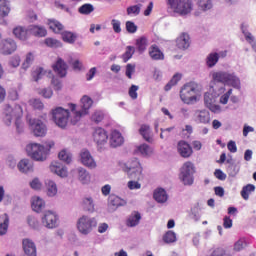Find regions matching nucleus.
I'll use <instances>...</instances> for the list:
<instances>
[{"label": "nucleus", "mask_w": 256, "mask_h": 256, "mask_svg": "<svg viewBox=\"0 0 256 256\" xmlns=\"http://www.w3.org/2000/svg\"><path fill=\"white\" fill-rule=\"evenodd\" d=\"M210 92L204 94V104L212 113H222L223 107L227 105L229 98L233 95V89H241V78L235 72L229 71H211L210 72ZM228 85L229 88L225 87ZM217 97H219V104H217Z\"/></svg>", "instance_id": "obj_1"}, {"label": "nucleus", "mask_w": 256, "mask_h": 256, "mask_svg": "<svg viewBox=\"0 0 256 256\" xmlns=\"http://www.w3.org/2000/svg\"><path fill=\"white\" fill-rule=\"evenodd\" d=\"M21 117H23V108L21 105H6L4 109L3 121L8 127L13 123V121H15L16 130L18 133H23L24 124L23 121H21Z\"/></svg>", "instance_id": "obj_2"}, {"label": "nucleus", "mask_w": 256, "mask_h": 256, "mask_svg": "<svg viewBox=\"0 0 256 256\" xmlns=\"http://www.w3.org/2000/svg\"><path fill=\"white\" fill-rule=\"evenodd\" d=\"M55 147V142L48 141L44 144L31 143L26 146V151L34 161H46L49 151Z\"/></svg>", "instance_id": "obj_3"}, {"label": "nucleus", "mask_w": 256, "mask_h": 256, "mask_svg": "<svg viewBox=\"0 0 256 256\" xmlns=\"http://www.w3.org/2000/svg\"><path fill=\"white\" fill-rule=\"evenodd\" d=\"M93 106V99L89 96H83L81 98L80 108H77L75 104H69V109L72 111L71 123L72 125H77L81 121V117L87 115L89 110Z\"/></svg>", "instance_id": "obj_4"}, {"label": "nucleus", "mask_w": 256, "mask_h": 256, "mask_svg": "<svg viewBox=\"0 0 256 256\" xmlns=\"http://www.w3.org/2000/svg\"><path fill=\"white\" fill-rule=\"evenodd\" d=\"M201 93V88L196 82H189L185 84L180 91V98L186 105H193L197 103V97Z\"/></svg>", "instance_id": "obj_5"}, {"label": "nucleus", "mask_w": 256, "mask_h": 256, "mask_svg": "<svg viewBox=\"0 0 256 256\" xmlns=\"http://www.w3.org/2000/svg\"><path fill=\"white\" fill-rule=\"evenodd\" d=\"M124 173L128 179H136L137 181L143 180V166L137 158H131L122 166Z\"/></svg>", "instance_id": "obj_6"}, {"label": "nucleus", "mask_w": 256, "mask_h": 256, "mask_svg": "<svg viewBox=\"0 0 256 256\" xmlns=\"http://www.w3.org/2000/svg\"><path fill=\"white\" fill-rule=\"evenodd\" d=\"M168 9L181 17H187L193 11V2L190 0H166Z\"/></svg>", "instance_id": "obj_7"}, {"label": "nucleus", "mask_w": 256, "mask_h": 256, "mask_svg": "<svg viewBox=\"0 0 256 256\" xmlns=\"http://www.w3.org/2000/svg\"><path fill=\"white\" fill-rule=\"evenodd\" d=\"M51 115L55 125L60 127V129H65L69 120L71 122V115H73V111L69 112V110L63 107H56L51 110Z\"/></svg>", "instance_id": "obj_8"}, {"label": "nucleus", "mask_w": 256, "mask_h": 256, "mask_svg": "<svg viewBox=\"0 0 256 256\" xmlns=\"http://www.w3.org/2000/svg\"><path fill=\"white\" fill-rule=\"evenodd\" d=\"M195 165L192 162H185L180 168L179 179L187 187L195 183Z\"/></svg>", "instance_id": "obj_9"}, {"label": "nucleus", "mask_w": 256, "mask_h": 256, "mask_svg": "<svg viewBox=\"0 0 256 256\" xmlns=\"http://www.w3.org/2000/svg\"><path fill=\"white\" fill-rule=\"evenodd\" d=\"M76 227L81 235H89L97 227V218L83 215L77 220Z\"/></svg>", "instance_id": "obj_10"}, {"label": "nucleus", "mask_w": 256, "mask_h": 256, "mask_svg": "<svg viewBox=\"0 0 256 256\" xmlns=\"http://www.w3.org/2000/svg\"><path fill=\"white\" fill-rule=\"evenodd\" d=\"M41 223L46 229H57L59 227V214L53 210H46L41 216Z\"/></svg>", "instance_id": "obj_11"}, {"label": "nucleus", "mask_w": 256, "mask_h": 256, "mask_svg": "<svg viewBox=\"0 0 256 256\" xmlns=\"http://www.w3.org/2000/svg\"><path fill=\"white\" fill-rule=\"evenodd\" d=\"M17 51V42L13 38H6L0 41L1 55H13Z\"/></svg>", "instance_id": "obj_12"}, {"label": "nucleus", "mask_w": 256, "mask_h": 256, "mask_svg": "<svg viewBox=\"0 0 256 256\" xmlns=\"http://www.w3.org/2000/svg\"><path fill=\"white\" fill-rule=\"evenodd\" d=\"M92 137L94 143H96L99 149H102L103 145H105L107 143V140L109 139L107 131H105V129L101 127L95 128L93 130Z\"/></svg>", "instance_id": "obj_13"}, {"label": "nucleus", "mask_w": 256, "mask_h": 256, "mask_svg": "<svg viewBox=\"0 0 256 256\" xmlns=\"http://www.w3.org/2000/svg\"><path fill=\"white\" fill-rule=\"evenodd\" d=\"M29 125L35 137H45L47 135V126L39 119H30Z\"/></svg>", "instance_id": "obj_14"}, {"label": "nucleus", "mask_w": 256, "mask_h": 256, "mask_svg": "<svg viewBox=\"0 0 256 256\" xmlns=\"http://www.w3.org/2000/svg\"><path fill=\"white\" fill-rule=\"evenodd\" d=\"M193 120L197 124L207 125L211 123V113H209V110L206 109L195 110L193 114Z\"/></svg>", "instance_id": "obj_15"}, {"label": "nucleus", "mask_w": 256, "mask_h": 256, "mask_svg": "<svg viewBox=\"0 0 256 256\" xmlns=\"http://www.w3.org/2000/svg\"><path fill=\"white\" fill-rule=\"evenodd\" d=\"M49 169L51 173L54 175H57L58 177H61V179H65V177H68L69 172L65 165L59 161H53L51 162Z\"/></svg>", "instance_id": "obj_16"}, {"label": "nucleus", "mask_w": 256, "mask_h": 256, "mask_svg": "<svg viewBox=\"0 0 256 256\" xmlns=\"http://www.w3.org/2000/svg\"><path fill=\"white\" fill-rule=\"evenodd\" d=\"M80 161L82 165H84V167H88V169L97 168V162L95 161V158H93L89 150L84 149L80 152Z\"/></svg>", "instance_id": "obj_17"}, {"label": "nucleus", "mask_w": 256, "mask_h": 256, "mask_svg": "<svg viewBox=\"0 0 256 256\" xmlns=\"http://www.w3.org/2000/svg\"><path fill=\"white\" fill-rule=\"evenodd\" d=\"M73 175L78 179L82 185H89L91 183V173L83 167H78L73 170Z\"/></svg>", "instance_id": "obj_18"}, {"label": "nucleus", "mask_w": 256, "mask_h": 256, "mask_svg": "<svg viewBox=\"0 0 256 256\" xmlns=\"http://www.w3.org/2000/svg\"><path fill=\"white\" fill-rule=\"evenodd\" d=\"M240 29L242 31V35L245 38V41H247V43L251 45L253 51H255L256 53V40H255V36H253V34L249 32V24L242 23Z\"/></svg>", "instance_id": "obj_19"}, {"label": "nucleus", "mask_w": 256, "mask_h": 256, "mask_svg": "<svg viewBox=\"0 0 256 256\" xmlns=\"http://www.w3.org/2000/svg\"><path fill=\"white\" fill-rule=\"evenodd\" d=\"M177 151L180 157H183L184 159H187L191 157V155H193V148H191V145H189V143L183 140L178 142Z\"/></svg>", "instance_id": "obj_20"}, {"label": "nucleus", "mask_w": 256, "mask_h": 256, "mask_svg": "<svg viewBox=\"0 0 256 256\" xmlns=\"http://www.w3.org/2000/svg\"><path fill=\"white\" fill-rule=\"evenodd\" d=\"M22 247L25 255L27 256H37V246H35V242L29 238H25L22 240Z\"/></svg>", "instance_id": "obj_21"}, {"label": "nucleus", "mask_w": 256, "mask_h": 256, "mask_svg": "<svg viewBox=\"0 0 256 256\" xmlns=\"http://www.w3.org/2000/svg\"><path fill=\"white\" fill-rule=\"evenodd\" d=\"M13 35L16 37V39H19L20 41H27L29 37H31V34L29 32V28H25L23 26H17L13 29Z\"/></svg>", "instance_id": "obj_22"}, {"label": "nucleus", "mask_w": 256, "mask_h": 256, "mask_svg": "<svg viewBox=\"0 0 256 256\" xmlns=\"http://www.w3.org/2000/svg\"><path fill=\"white\" fill-rule=\"evenodd\" d=\"M124 138L121 132L118 130H112L111 136H110V145L111 147H121L124 143Z\"/></svg>", "instance_id": "obj_23"}, {"label": "nucleus", "mask_w": 256, "mask_h": 256, "mask_svg": "<svg viewBox=\"0 0 256 256\" xmlns=\"http://www.w3.org/2000/svg\"><path fill=\"white\" fill-rule=\"evenodd\" d=\"M176 45L178 49H189L191 45V38L189 37V34L182 33L176 40Z\"/></svg>", "instance_id": "obj_24"}, {"label": "nucleus", "mask_w": 256, "mask_h": 256, "mask_svg": "<svg viewBox=\"0 0 256 256\" xmlns=\"http://www.w3.org/2000/svg\"><path fill=\"white\" fill-rule=\"evenodd\" d=\"M53 69L55 73L59 75V77H65V75H67V64L61 58H58L55 65L53 66Z\"/></svg>", "instance_id": "obj_25"}, {"label": "nucleus", "mask_w": 256, "mask_h": 256, "mask_svg": "<svg viewBox=\"0 0 256 256\" xmlns=\"http://www.w3.org/2000/svg\"><path fill=\"white\" fill-rule=\"evenodd\" d=\"M149 55L154 61H163L165 59V55L157 45L150 46Z\"/></svg>", "instance_id": "obj_26"}, {"label": "nucleus", "mask_w": 256, "mask_h": 256, "mask_svg": "<svg viewBox=\"0 0 256 256\" xmlns=\"http://www.w3.org/2000/svg\"><path fill=\"white\" fill-rule=\"evenodd\" d=\"M141 221V213L134 211L126 219L127 227H137Z\"/></svg>", "instance_id": "obj_27"}, {"label": "nucleus", "mask_w": 256, "mask_h": 256, "mask_svg": "<svg viewBox=\"0 0 256 256\" xmlns=\"http://www.w3.org/2000/svg\"><path fill=\"white\" fill-rule=\"evenodd\" d=\"M153 197L158 203H161V204L167 203L169 199V195L167 194V191H165V189L163 188H157L153 193Z\"/></svg>", "instance_id": "obj_28"}, {"label": "nucleus", "mask_w": 256, "mask_h": 256, "mask_svg": "<svg viewBox=\"0 0 256 256\" xmlns=\"http://www.w3.org/2000/svg\"><path fill=\"white\" fill-rule=\"evenodd\" d=\"M28 31L30 32V35H34V37H45L47 35V29L39 25L28 26Z\"/></svg>", "instance_id": "obj_29"}, {"label": "nucleus", "mask_w": 256, "mask_h": 256, "mask_svg": "<svg viewBox=\"0 0 256 256\" xmlns=\"http://www.w3.org/2000/svg\"><path fill=\"white\" fill-rule=\"evenodd\" d=\"M31 207L36 213H40L41 210L45 209V200L39 196H34L31 199Z\"/></svg>", "instance_id": "obj_30"}, {"label": "nucleus", "mask_w": 256, "mask_h": 256, "mask_svg": "<svg viewBox=\"0 0 256 256\" xmlns=\"http://www.w3.org/2000/svg\"><path fill=\"white\" fill-rule=\"evenodd\" d=\"M18 169L20 173H31L33 171V162L29 159H22L18 163Z\"/></svg>", "instance_id": "obj_31"}, {"label": "nucleus", "mask_w": 256, "mask_h": 256, "mask_svg": "<svg viewBox=\"0 0 256 256\" xmlns=\"http://www.w3.org/2000/svg\"><path fill=\"white\" fill-rule=\"evenodd\" d=\"M206 67L213 69L217 63H219V54L217 52H211L206 56L205 59Z\"/></svg>", "instance_id": "obj_32"}, {"label": "nucleus", "mask_w": 256, "mask_h": 256, "mask_svg": "<svg viewBox=\"0 0 256 256\" xmlns=\"http://www.w3.org/2000/svg\"><path fill=\"white\" fill-rule=\"evenodd\" d=\"M9 231V215L2 214L0 215V236L7 235Z\"/></svg>", "instance_id": "obj_33"}, {"label": "nucleus", "mask_w": 256, "mask_h": 256, "mask_svg": "<svg viewBox=\"0 0 256 256\" xmlns=\"http://www.w3.org/2000/svg\"><path fill=\"white\" fill-rule=\"evenodd\" d=\"M45 186H46V193L48 197H55L57 195L58 189H57V183H55V181L46 180Z\"/></svg>", "instance_id": "obj_34"}, {"label": "nucleus", "mask_w": 256, "mask_h": 256, "mask_svg": "<svg viewBox=\"0 0 256 256\" xmlns=\"http://www.w3.org/2000/svg\"><path fill=\"white\" fill-rule=\"evenodd\" d=\"M136 153L142 157H151V155H153V148H151V146L148 144H141L137 146Z\"/></svg>", "instance_id": "obj_35"}, {"label": "nucleus", "mask_w": 256, "mask_h": 256, "mask_svg": "<svg viewBox=\"0 0 256 256\" xmlns=\"http://www.w3.org/2000/svg\"><path fill=\"white\" fill-rule=\"evenodd\" d=\"M139 133L148 143H151V141H153V138H151V127L149 125L142 124L140 126Z\"/></svg>", "instance_id": "obj_36"}, {"label": "nucleus", "mask_w": 256, "mask_h": 256, "mask_svg": "<svg viewBox=\"0 0 256 256\" xmlns=\"http://www.w3.org/2000/svg\"><path fill=\"white\" fill-rule=\"evenodd\" d=\"M9 13H11L9 0H0V17H9Z\"/></svg>", "instance_id": "obj_37"}, {"label": "nucleus", "mask_w": 256, "mask_h": 256, "mask_svg": "<svg viewBox=\"0 0 256 256\" xmlns=\"http://www.w3.org/2000/svg\"><path fill=\"white\" fill-rule=\"evenodd\" d=\"M109 203L112 207H125V205H127V200L122 199L117 195H111L109 197Z\"/></svg>", "instance_id": "obj_38"}, {"label": "nucleus", "mask_w": 256, "mask_h": 256, "mask_svg": "<svg viewBox=\"0 0 256 256\" xmlns=\"http://www.w3.org/2000/svg\"><path fill=\"white\" fill-rule=\"evenodd\" d=\"M147 45H148V41L145 36H142L136 40L137 51L140 54H143L145 53V51H147Z\"/></svg>", "instance_id": "obj_39"}, {"label": "nucleus", "mask_w": 256, "mask_h": 256, "mask_svg": "<svg viewBox=\"0 0 256 256\" xmlns=\"http://www.w3.org/2000/svg\"><path fill=\"white\" fill-rule=\"evenodd\" d=\"M254 192H255V185L248 184L242 188L240 195L244 199V201H249V195H251V193H254Z\"/></svg>", "instance_id": "obj_40"}, {"label": "nucleus", "mask_w": 256, "mask_h": 256, "mask_svg": "<svg viewBox=\"0 0 256 256\" xmlns=\"http://www.w3.org/2000/svg\"><path fill=\"white\" fill-rule=\"evenodd\" d=\"M49 75H51L50 71L47 72V70L39 67L35 69V71L32 74V77L34 81H39L40 79H43V77H49Z\"/></svg>", "instance_id": "obj_41"}, {"label": "nucleus", "mask_w": 256, "mask_h": 256, "mask_svg": "<svg viewBox=\"0 0 256 256\" xmlns=\"http://www.w3.org/2000/svg\"><path fill=\"white\" fill-rule=\"evenodd\" d=\"M48 26L53 33H61L63 31V24L55 19L48 20Z\"/></svg>", "instance_id": "obj_42"}, {"label": "nucleus", "mask_w": 256, "mask_h": 256, "mask_svg": "<svg viewBox=\"0 0 256 256\" xmlns=\"http://www.w3.org/2000/svg\"><path fill=\"white\" fill-rule=\"evenodd\" d=\"M183 76L181 75V73H176L174 74V76L172 77V79L166 84L165 86V91H171V89L173 87H175V85H177L180 81V79Z\"/></svg>", "instance_id": "obj_43"}, {"label": "nucleus", "mask_w": 256, "mask_h": 256, "mask_svg": "<svg viewBox=\"0 0 256 256\" xmlns=\"http://www.w3.org/2000/svg\"><path fill=\"white\" fill-rule=\"evenodd\" d=\"M58 158L60 161H63L64 163H71L73 161V155H71V152L68 150H62L58 154Z\"/></svg>", "instance_id": "obj_44"}, {"label": "nucleus", "mask_w": 256, "mask_h": 256, "mask_svg": "<svg viewBox=\"0 0 256 256\" xmlns=\"http://www.w3.org/2000/svg\"><path fill=\"white\" fill-rule=\"evenodd\" d=\"M83 207L85 211H88L89 213H93V211H95V203L93 202V198L92 197L84 198Z\"/></svg>", "instance_id": "obj_45"}, {"label": "nucleus", "mask_w": 256, "mask_h": 256, "mask_svg": "<svg viewBox=\"0 0 256 256\" xmlns=\"http://www.w3.org/2000/svg\"><path fill=\"white\" fill-rule=\"evenodd\" d=\"M27 222L31 229H35V231H41V223L35 216H28Z\"/></svg>", "instance_id": "obj_46"}, {"label": "nucleus", "mask_w": 256, "mask_h": 256, "mask_svg": "<svg viewBox=\"0 0 256 256\" xmlns=\"http://www.w3.org/2000/svg\"><path fill=\"white\" fill-rule=\"evenodd\" d=\"M141 7H143V5H141V4H136V5H132V6L128 7L127 15H129L130 17H137V15H139V13H141Z\"/></svg>", "instance_id": "obj_47"}, {"label": "nucleus", "mask_w": 256, "mask_h": 256, "mask_svg": "<svg viewBox=\"0 0 256 256\" xmlns=\"http://www.w3.org/2000/svg\"><path fill=\"white\" fill-rule=\"evenodd\" d=\"M95 11V7H93V4H84L78 8V12L80 15H91Z\"/></svg>", "instance_id": "obj_48"}, {"label": "nucleus", "mask_w": 256, "mask_h": 256, "mask_svg": "<svg viewBox=\"0 0 256 256\" xmlns=\"http://www.w3.org/2000/svg\"><path fill=\"white\" fill-rule=\"evenodd\" d=\"M164 243H175L177 241V234L171 230L167 231L163 236Z\"/></svg>", "instance_id": "obj_49"}, {"label": "nucleus", "mask_w": 256, "mask_h": 256, "mask_svg": "<svg viewBox=\"0 0 256 256\" xmlns=\"http://www.w3.org/2000/svg\"><path fill=\"white\" fill-rule=\"evenodd\" d=\"M33 61H35V54L33 52H30L26 55V58L22 64V69H29L33 65Z\"/></svg>", "instance_id": "obj_50"}, {"label": "nucleus", "mask_w": 256, "mask_h": 256, "mask_svg": "<svg viewBox=\"0 0 256 256\" xmlns=\"http://www.w3.org/2000/svg\"><path fill=\"white\" fill-rule=\"evenodd\" d=\"M62 39L66 43H74L75 41H77V34L66 31L62 33Z\"/></svg>", "instance_id": "obj_51"}, {"label": "nucleus", "mask_w": 256, "mask_h": 256, "mask_svg": "<svg viewBox=\"0 0 256 256\" xmlns=\"http://www.w3.org/2000/svg\"><path fill=\"white\" fill-rule=\"evenodd\" d=\"M198 7L202 11H209V9H213V1L212 0H198Z\"/></svg>", "instance_id": "obj_52"}, {"label": "nucleus", "mask_w": 256, "mask_h": 256, "mask_svg": "<svg viewBox=\"0 0 256 256\" xmlns=\"http://www.w3.org/2000/svg\"><path fill=\"white\" fill-rule=\"evenodd\" d=\"M44 43L46 47H51L52 49H57L62 46L61 42L54 38H46Z\"/></svg>", "instance_id": "obj_53"}, {"label": "nucleus", "mask_w": 256, "mask_h": 256, "mask_svg": "<svg viewBox=\"0 0 256 256\" xmlns=\"http://www.w3.org/2000/svg\"><path fill=\"white\" fill-rule=\"evenodd\" d=\"M133 55H135V47L127 46L126 51L122 56L124 63H127V61L133 57Z\"/></svg>", "instance_id": "obj_54"}, {"label": "nucleus", "mask_w": 256, "mask_h": 256, "mask_svg": "<svg viewBox=\"0 0 256 256\" xmlns=\"http://www.w3.org/2000/svg\"><path fill=\"white\" fill-rule=\"evenodd\" d=\"M127 187L130 189V191H137L141 189V183H139V180L137 179H131L128 181Z\"/></svg>", "instance_id": "obj_55"}, {"label": "nucleus", "mask_w": 256, "mask_h": 256, "mask_svg": "<svg viewBox=\"0 0 256 256\" xmlns=\"http://www.w3.org/2000/svg\"><path fill=\"white\" fill-rule=\"evenodd\" d=\"M104 118L105 113H103V111L101 110H96L92 115V121H94L95 123H101V121H103Z\"/></svg>", "instance_id": "obj_56"}, {"label": "nucleus", "mask_w": 256, "mask_h": 256, "mask_svg": "<svg viewBox=\"0 0 256 256\" xmlns=\"http://www.w3.org/2000/svg\"><path fill=\"white\" fill-rule=\"evenodd\" d=\"M110 25L114 31V33L119 34L121 33L122 29H121V20H117V19H112L110 22Z\"/></svg>", "instance_id": "obj_57"}, {"label": "nucleus", "mask_w": 256, "mask_h": 256, "mask_svg": "<svg viewBox=\"0 0 256 256\" xmlns=\"http://www.w3.org/2000/svg\"><path fill=\"white\" fill-rule=\"evenodd\" d=\"M245 247H247V241H245V239L241 238L237 242H235L234 251H237V252L243 251V249H245Z\"/></svg>", "instance_id": "obj_58"}, {"label": "nucleus", "mask_w": 256, "mask_h": 256, "mask_svg": "<svg viewBox=\"0 0 256 256\" xmlns=\"http://www.w3.org/2000/svg\"><path fill=\"white\" fill-rule=\"evenodd\" d=\"M9 65H10V67H14V68L19 67V65H21V57H19L17 55L12 56L10 58Z\"/></svg>", "instance_id": "obj_59"}, {"label": "nucleus", "mask_w": 256, "mask_h": 256, "mask_svg": "<svg viewBox=\"0 0 256 256\" xmlns=\"http://www.w3.org/2000/svg\"><path fill=\"white\" fill-rule=\"evenodd\" d=\"M133 73H135V64H127L126 65V77L128 79H133Z\"/></svg>", "instance_id": "obj_60"}, {"label": "nucleus", "mask_w": 256, "mask_h": 256, "mask_svg": "<svg viewBox=\"0 0 256 256\" xmlns=\"http://www.w3.org/2000/svg\"><path fill=\"white\" fill-rule=\"evenodd\" d=\"M30 187H31V189H34L35 191H39V189H41V187H43V184L41 183L39 178H34L30 182Z\"/></svg>", "instance_id": "obj_61"}, {"label": "nucleus", "mask_w": 256, "mask_h": 256, "mask_svg": "<svg viewBox=\"0 0 256 256\" xmlns=\"http://www.w3.org/2000/svg\"><path fill=\"white\" fill-rule=\"evenodd\" d=\"M137 91H139V86L132 85L128 91L129 97H131V99H134V100L137 99L138 97Z\"/></svg>", "instance_id": "obj_62"}, {"label": "nucleus", "mask_w": 256, "mask_h": 256, "mask_svg": "<svg viewBox=\"0 0 256 256\" xmlns=\"http://www.w3.org/2000/svg\"><path fill=\"white\" fill-rule=\"evenodd\" d=\"M30 105L34 109H38L39 111H41V109H43L44 107L43 102H41L39 99H36V98L30 100Z\"/></svg>", "instance_id": "obj_63"}, {"label": "nucleus", "mask_w": 256, "mask_h": 256, "mask_svg": "<svg viewBox=\"0 0 256 256\" xmlns=\"http://www.w3.org/2000/svg\"><path fill=\"white\" fill-rule=\"evenodd\" d=\"M126 31L128 33H137V25H135L132 21L126 22Z\"/></svg>", "instance_id": "obj_64"}]
</instances>
